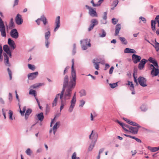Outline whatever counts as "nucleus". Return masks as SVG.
Here are the masks:
<instances>
[{
    "instance_id": "1",
    "label": "nucleus",
    "mask_w": 159,
    "mask_h": 159,
    "mask_svg": "<svg viewBox=\"0 0 159 159\" xmlns=\"http://www.w3.org/2000/svg\"><path fill=\"white\" fill-rule=\"evenodd\" d=\"M73 81L71 80L70 83V85L67 87V89L65 92L64 97H63L64 100L66 101V100L69 99L71 96L72 90L75 85L76 81H75V84H73Z\"/></svg>"
},
{
    "instance_id": "2",
    "label": "nucleus",
    "mask_w": 159,
    "mask_h": 159,
    "mask_svg": "<svg viewBox=\"0 0 159 159\" xmlns=\"http://www.w3.org/2000/svg\"><path fill=\"white\" fill-rule=\"evenodd\" d=\"M80 42L82 44V48L83 50L87 49L88 47H90L91 46L90 40L88 39H83L80 41Z\"/></svg>"
},
{
    "instance_id": "3",
    "label": "nucleus",
    "mask_w": 159,
    "mask_h": 159,
    "mask_svg": "<svg viewBox=\"0 0 159 159\" xmlns=\"http://www.w3.org/2000/svg\"><path fill=\"white\" fill-rule=\"evenodd\" d=\"M0 31L2 37H5L6 34L5 31V26L4 24V22L0 17Z\"/></svg>"
},
{
    "instance_id": "4",
    "label": "nucleus",
    "mask_w": 159,
    "mask_h": 159,
    "mask_svg": "<svg viewBox=\"0 0 159 159\" xmlns=\"http://www.w3.org/2000/svg\"><path fill=\"white\" fill-rule=\"evenodd\" d=\"M64 92V89H63L60 94V98L61 101V105L60 108V110L61 111L64 107L66 104V101L64 100L63 98V95Z\"/></svg>"
},
{
    "instance_id": "5",
    "label": "nucleus",
    "mask_w": 159,
    "mask_h": 159,
    "mask_svg": "<svg viewBox=\"0 0 159 159\" xmlns=\"http://www.w3.org/2000/svg\"><path fill=\"white\" fill-rule=\"evenodd\" d=\"M72 66H71V76L73 78V84H75V81H76V75L75 71L74 69V59H73L72 60Z\"/></svg>"
},
{
    "instance_id": "6",
    "label": "nucleus",
    "mask_w": 159,
    "mask_h": 159,
    "mask_svg": "<svg viewBox=\"0 0 159 159\" xmlns=\"http://www.w3.org/2000/svg\"><path fill=\"white\" fill-rule=\"evenodd\" d=\"M75 93H75L70 102L71 105L70 107L68 110L69 112H71L72 111L74 107H75V103L76 102Z\"/></svg>"
},
{
    "instance_id": "7",
    "label": "nucleus",
    "mask_w": 159,
    "mask_h": 159,
    "mask_svg": "<svg viewBox=\"0 0 159 159\" xmlns=\"http://www.w3.org/2000/svg\"><path fill=\"white\" fill-rule=\"evenodd\" d=\"M85 7L89 10V13L91 16L92 17H97L98 16L96 11L94 10L92 7H89L87 5H86Z\"/></svg>"
},
{
    "instance_id": "8",
    "label": "nucleus",
    "mask_w": 159,
    "mask_h": 159,
    "mask_svg": "<svg viewBox=\"0 0 159 159\" xmlns=\"http://www.w3.org/2000/svg\"><path fill=\"white\" fill-rule=\"evenodd\" d=\"M73 81V78L72 77H71L70 78V81L71 80ZM68 76L66 75L64 79V84L63 86V88L62 90L63 89H64V90H65V88L66 87H68L70 85V82L68 83Z\"/></svg>"
},
{
    "instance_id": "9",
    "label": "nucleus",
    "mask_w": 159,
    "mask_h": 159,
    "mask_svg": "<svg viewBox=\"0 0 159 159\" xmlns=\"http://www.w3.org/2000/svg\"><path fill=\"white\" fill-rule=\"evenodd\" d=\"M10 35L12 38L17 39L18 37L19 34L17 30L16 29L12 30L10 32Z\"/></svg>"
},
{
    "instance_id": "10",
    "label": "nucleus",
    "mask_w": 159,
    "mask_h": 159,
    "mask_svg": "<svg viewBox=\"0 0 159 159\" xmlns=\"http://www.w3.org/2000/svg\"><path fill=\"white\" fill-rule=\"evenodd\" d=\"M15 21L16 24L18 25L21 24L23 23V19L21 16L19 14H18L15 18Z\"/></svg>"
},
{
    "instance_id": "11",
    "label": "nucleus",
    "mask_w": 159,
    "mask_h": 159,
    "mask_svg": "<svg viewBox=\"0 0 159 159\" xmlns=\"http://www.w3.org/2000/svg\"><path fill=\"white\" fill-rule=\"evenodd\" d=\"M91 24L90 25V26L88 28L89 31H90L92 30L94 26L97 25L98 24V21L96 19H93L91 20Z\"/></svg>"
},
{
    "instance_id": "12",
    "label": "nucleus",
    "mask_w": 159,
    "mask_h": 159,
    "mask_svg": "<svg viewBox=\"0 0 159 159\" xmlns=\"http://www.w3.org/2000/svg\"><path fill=\"white\" fill-rule=\"evenodd\" d=\"M3 49L9 56L11 57V54L10 51V49L7 45H5L3 46Z\"/></svg>"
},
{
    "instance_id": "13",
    "label": "nucleus",
    "mask_w": 159,
    "mask_h": 159,
    "mask_svg": "<svg viewBox=\"0 0 159 159\" xmlns=\"http://www.w3.org/2000/svg\"><path fill=\"white\" fill-rule=\"evenodd\" d=\"M38 75V72L30 73L28 75V77L30 80H33Z\"/></svg>"
},
{
    "instance_id": "14",
    "label": "nucleus",
    "mask_w": 159,
    "mask_h": 159,
    "mask_svg": "<svg viewBox=\"0 0 159 159\" xmlns=\"http://www.w3.org/2000/svg\"><path fill=\"white\" fill-rule=\"evenodd\" d=\"M8 43L11 49H14L16 48V45L14 42L11 39L9 38L8 40Z\"/></svg>"
},
{
    "instance_id": "15",
    "label": "nucleus",
    "mask_w": 159,
    "mask_h": 159,
    "mask_svg": "<svg viewBox=\"0 0 159 159\" xmlns=\"http://www.w3.org/2000/svg\"><path fill=\"white\" fill-rule=\"evenodd\" d=\"M3 56L4 57V62L6 66H10V64L9 63V58L5 53H3Z\"/></svg>"
},
{
    "instance_id": "16",
    "label": "nucleus",
    "mask_w": 159,
    "mask_h": 159,
    "mask_svg": "<svg viewBox=\"0 0 159 159\" xmlns=\"http://www.w3.org/2000/svg\"><path fill=\"white\" fill-rule=\"evenodd\" d=\"M140 85L143 87L147 86L146 80L145 78L140 77Z\"/></svg>"
},
{
    "instance_id": "17",
    "label": "nucleus",
    "mask_w": 159,
    "mask_h": 159,
    "mask_svg": "<svg viewBox=\"0 0 159 159\" xmlns=\"http://www.w3.org/2000/svg\"><path fill=\"white\" fill-rule=\"evenodd\" d=\"M55 23L56 25V26L54 29V31H56L57 29L60 26V17L58 16L57 17Z\"/></svg>"
},
{
    "instance_id": "18",
    "label": "nucleus",
    "mask_w": 159,
    "mask_h": 159,
    "mask_svg": "<svg viewBox=\"0 0 159 159\" xmlns=\"http://www.w3.org/2000/svg\"><path fill=\"white\" fill-rule=\"evenodd\" d=\"M121 28V25L120 24H118L115 27V35L116 36H117L119 34V32Z\"/></svg>"
},
{
    "instance_id": "19",
    "label": "nucleus",
    "mask_w": 159,
    "mask_h": 159,
    "mask_svg": "<svg viewBox=\"0 0 159 159\" xmlns=\"http://www.w3.org/2000/svg\"><path fill=\"white\" fill-rule=\"evenodd\" d=\"M151 74L153 76L157 75L159 74V69L156 68L152 69L151 72Z\"/></svg>"
},
{
    "instance_id": "20",
    "label": "nucleus",
    "mask_w": 159,
    "mask_h": 159,
    "mask_svg": "<svg viewBox=\"0 0 159 159\" xmlns=\"http://www.w3.org/2000/svg\"><path fill=\"white\" fill-rule=\"evenodd\" d=\"M98 61L97 59H93L92 61L95 68L97 70H99V64L100 62H96V61Z\"/></svg>"
},
{
    "instance_id": "21",
    "label": "nucleus",
    "mask_w": 159,
    "mask_h": 159,
    "mask_svg": "<svg viewBox=\"0 0 159 159\" xmlns=\"http://www.w3.org/2000/svg\"><path fill=\"white\" fill-rule=\"evenodd\" d=\"M147 61L144 58L141 61H140V70L143 69Z\"/></svg>"
},
{
    "instance_id": "22",
    "label": "nucleus",
    "mask_w": 159,
    "mask_h": 159,
    "mask_svg": "<svg viewBox=\"0 0 159 159\" xmlns=\"http://www.w3.org/2000/svg\"><path fill=\"white\" fill-rule=\"evenodd\" d=\"M132 57L134 63H136L139 61V56L133 54L132 55Z\"/></svg>"
},
{
    "instance_id": "23",
    "label": "nucleus",
    "mask_w": 159,
    "mask_h": 159,
    "mask_svg": "<svg viewBox=\"0 0 159 159\" xmlns=\"http://www.w3.org/2000/svg\"><path fill=\"white\" fill-rule=\"evenodd\" d=\"M129 131L134 134H136L137 133L138 131V127H129Z\"/></svg>"
},
{
    "instance_id": "24",
    "label": "nucleus",
    "mask_w": 159,
    "mask_h": 159,
    "mask_svg": "<svg viewBox=\"0 0 159 159\" xmlns=\"http://www.w3.org/2000/svg\"><path fill=\"white\" fill-rule=\"evenodd\" d=\"M124 52L125 53H136V52L134 50L129 48H126L124 50Z\"/></svg>"
},
{
    "instance_id": "25",
    "label": "nucleus",
    "mask_w": 159,
    "mask_h": 159,
    "mask_svg": "<svg viewBox=\"0 0 159 159\" xmlns=\"http://www.w3.org/2000/svg\"><path fill=\"white\" fill-rule=\"evenodd\" d=\"M60 94L58 93V94H57L56 95V97H55V98L52 103V107H54L56 106L57 104V99L59 98V97H60Z\"/></svg>"
},
{
    "instance_id": "26",
    "label": "nucleus",
    "mask_w": 159,
    "mask_h": 159,
    "mask_svg": "<svg viewBox=\"0 0 159 159\" xmlns=\"http://www.w3.org/2000/svg\"><path fill=\"white\" fill-rule=\"evenodd\" d=\"M148 148L152 152H155L159 150V146L158 147H152L150 146H148Z\"/></svg>"
},
{
    "instance_id": "27",
    "label": "nucleus",
    "mask_w": 159,
    "mask_h": 159,
    "mask_svg": "<svg viewBox=\"0 0 159 159\" xmlns=\"http://www.w3.org/2000/svg\"><path fill=\"white\" fill-rule=\"evenodd\" d=\"M40 19L43 22L44 25H46L48 23L47 19L44 15L41 16L40 18Z\"/></svg>"
},
{
    "instance_id": "28",
    "label": "nucleus",
    "mask_w": 159,
    "mask_h": 159,
    "mask_svg": "<svg viewBox=\"0 0 159 159\" xmlns=\"http://www.w3.org/2000/svg\"><path fill=\"white\" fill-rule=\"evenodd\" d=\"M156 22L153 20H152L151 21V28L152 30L153 31H155L156 30L155 25H156Z\"/></svg>"
},
{
    "instance_id": "29",
    "label": "nucleus",
    "mask_w": 159,
    "mask_h": 159,
    "mask_svg": "<svg viewBox=\"0 0 159 159\" xmlns=\"http://www.w3.org/2000/svg\"><path fill=\"white\" fill-rule=\"evenodd\" d=\"M32 112V110L30 109H28L25 112V119L27 120L28 118L29 115Z\"/></svg>"
},
{
    "instance_id": "30",
    "label": "nucleus",
    "mask_w": 159,
    "mask_h": 159,
    "mask_svg": "<svg viewBox=\"0 0 159 159\" xmlns=\"http://www.w3.org/2000/svg\"><path fill=\"white\" fill-rule=\"evenodd\" d=\"M37 117L39 120L42 121L43 120L44 118L43 113L41 112L39 114L37 115Z\"/></svg>"
},
{
    "instance_id": "31",
    "label": "nucleus",
    "mask_w": 159,
    "mask_h": 159,
    "mask_svg": "<svg viewBox=\"0 0 159 159\" xmlns=\"http://www.w3.org/2000/svg\"><path fill=\"white\" fill-rule=\"evenodd\" d=\"M116 122L119 124L123 128V129L126 131H129V130L125 127H124V124L123 123L121 122L120 121L118 120H116Z\"/></svg>"
},
{
    "instance_id": "32",
    "label": "nucleus",
    "mask_w": 159,
    "mask_h": 159,
    "mask_svg": "<svg viewBox=\"0 0 159 159\" xmlns=\"http://www.w3.org/2000/svg\"><path fill=\"white\" fill-rule=\"evenodd\" d=\"M116 122L119 124L123 128V129L126 131H129V130L125 127H124V124L123 123L121 122L120 121L118 120H116Z\"/></svg>"
},
{
    "instance_id": "33",
    "label": "nucleus",
    "mask_w": 159,
    "mask_h": 159,
    "mask_svg": "<svg viewBox=\"0 0 159 159\" xmlns=\"http://www.w3.org/2000/svg\"><path fill=\"white\" fill-rule=\"evenodd\" d=\"M43 84L42 83H37L35 84L32 85L31 87L32 88H33V89H35L39 87V86H42Z\"/></svg>"
},
{
    "instance_id": "34",
    "label": "nucleus",
    "mask_w": 159,
    "mask_h": 159,
    "mask_svg": "<svg viewBox=\"0 0 159 159\" xmlns=\"http://www.w3.org/2000/svg\"><path fill=\"white\" fill-rule=\"evenodd\" d=\"M18 105L19 106V108L20 109V113L21 116H23L24 115V113L26 110V107H23V111H22L20 109V104L19 103H18Z\"/></svg>"
},
{
    "instance_id": "35",
    "label": "nucleus",
    "mask_w": 159,
    "mask_h": 159,
    "mask_svg": "<svg viewBox=\"0 0 159 159\" xmlns=\"http://www.w3.org/2000/svg\"><path fill=\"white\" fill-rule=\"evenodd\" d=\"M119 39L123 44H127V42L124 37H120L119 38Z\"/></svg>"
},
{
    "instance_id": "36",
    "label": "nucleus",
    "mask_w": 159,
    "mask_h": 159,
    "mask_svg": "<svg viewBox=\"0 0 159 159\" xmlns=\"http://www.w3.org/2000/svg\"><path fill=\"white\" fill-rule=\"evenodd\" d=\"M29 94L33 95L34 97H35L36 96L37 94L36 93V92L35 90L33 89L30 90L29 92Z\"/></svg>"
},
{
    "instance_id": "37",
    "label": "nucleus",
    "mask_w": 159,
    "mask_h": 159,
    "mask_svg": "<svg viewBox=\"0 0 159 159\" xmlns=\"http://www.w3.org/2000/svg\"><path fill=\"white\" fill-rule=\"evenodd\" d=\"M50 36V32L49 31L45 33V40H48Z\"/></svg>"
},
{
    "instance_id": "38",
    "label": "nucleus",
    "mask_w": 159,
    "mask_h": 159,
    "mask_svg": "<svg viewBox=\"0 0 159 159\" xmlns=\"http://www.w3.org/2000/svg\"><path fill=\"white\" fill-rule=\"evenodd\" d=\"M136 73H137V72H136L135 70H134V73L133 74V77H134V81L136 83V84H137V85H138V82L137 81V80L136 79L137 77L135 75H136Z\"/></svg>"
},
{
    "instance_id": "39",
    "label": "nucleus",
    "mask_w": 159,
    "mask_h": 159,
    "mask_svg": "<svg viewBox=\"0 0 159 159\" xmlns=\"http://www.w3.org/2000/svg\"><path fill=\"white\" fill-rule=\"evenodd\" d=\"M155 43L154 45L153 46L155 47L157 51H158L159 50V43L157 42L156 40H155Z\"/></svg>"
},
{
    "instance_id": "40",
    "label": "nucleus",
    "mask_w": 159,
    "mask_h": 159,
    "mask_svg": "<svg viewBox=\"0 0 159 159\" xmlns=\"http://www.w3.org/2000/svg\"><path fill=\"white\" fill-rule=\"evenodd\" d=\"M2 46L0 45V60L1 61H2L3 60V57L2 55Z\"/></svg>"
},
{
    "instance_id": "41",
    "label": "nucleus",
    "mask_w": 159,
    "mask_h": 159,
    "mask_svg": "<svg viewBox=\"0 0 159 159\" xmlns=\"http://www.w3.org/2000/svg\"><path fill=\"white\" fill-rule=\"evenodd\" d=\"M129 124L135 126H138V124L129 120L128 123Z\"/></svg>"
},
{
    "instance_id": "42",
    "label": "nucleus",
    "mask_w": 159,
    "mask_h": 159,
    "mask_svg": "<svg viewBox=\"0 0 159 159\" xmlns=\"http://www.w3.org/2000/svg\"><path fill=\"white\" fill-rule=\"evenodd\" d=\"M7 70L8 72V74L9 75V76L10 77V80H11L12 79V73L11 70H10L9 68H7Z\"/></svg>"
},
{
    "instance_id": "43",
    "label": "nucleus",
    "mask_w": 159,
    "mask_h": 159,
    "mask_svg": "<svg viewBox=\"0 0 159 159\" xmlns=\"http://www.w3.org/2000/svg\"><path fill=\"white\" fill-rule=\"evenodd\" d=\"M7 70L8 72V74L9 75V76L10 77V80H11L12 79V73L11 70H10L9 68H7Z\"/></svg>"
},
{
    "instance_id": "44",
    "label": "nucleus",
    "mask_w": 159,
    "mask_h": 159,
    "mask_svg": "<svg viewBox=\"0 0 159 159\" xmlns=\"http://www.w3.org/2000/svg\"><path fill=\"white\" fill-rule=\"evenodd\" d=\"M60 122H57L54 125L52 129H57V128L60 125Z\"/></svg>"
},
{
    "instance_id": "45",
    "label": "nucleus",
    "mask_w": 159,
    "mask_h": 159,
    "mask_svg": "<svg viewBox=\"0 0 159 159\" xmlns=\"http://www.w3.org/2000/svg\"><path fill=\"white\" fill-rule=\"evenodd\" d=\"M9 27H10L14 28V23L13 21V19L11 18L10 20Z\"/></svg>"
},
{
    "instance_id": "46",
    "label": "nucleus",
    "mask_w": 159,
    "mask_h": 159,
    "mask_svg": "<svg viewBox=\"0 0 159 159\" xmlns=\"http://www.w3.org/2000/svg\"><path fill=\"white\" fill-rule=\"evenodd\" d=\"M71 158L72 159H80L79 157H76V153L75 152H74Z\"/></svg>"
},
{
    "instance_id": "47",
    "label": "nucleus",
    "mask_w": 159,
    "mask_h": 159,
    "mask_svg": "<svg viewBox=\"0 0 159 159\" xmlns=\"http://www.w3.org/2000/svg\"><path fill=\"white\" fill-rule=\"evenodd\" d=\"M28 68L31 70H34L35 69V67L34 65L30 64H28Z\"/></svg>"
},
{
    "instance_id": "48",
    "label": "nucleus",
    "mask_w": 159,
    "mask_h": 159,
    "mask_svg": "<svg viewBox=\"0 0 159 159\" xmlns=\"http://www.w3.org/2000/svg\"><path fill=\"white\" fill-rule=\"evenodd\" d=\"M81 97L84 96L86 95V92L84 90H82L80 92Z\"/></svg>"
},
{
    "instance_id": "49",
    "label": "nucleus",
    "mask_w": 159,
    "mask_h": 159,
    "mask_svg": "<svg viewBox=\"0 0 159 159\" xmlns=\"http://www.w3.org/2000/svg\"><path fill=\"white\" fill-rule=\"evenodd\" d=\"M91 3L92 4L93 7H98L101 5L98 2L97 4H95L93 0H92L91 1Z\"/></svg>"
},
{
    "instance_id": "50",
    "label": "nucleus",
    "mask_w": 159,
    "mask_h": 159,
    "mask_svg": "<svg viewBox=\"0 0 159 159\" xmlns=\"http://www.w3.org/2000/svg\"><path fill=\"white\" fill-rule=\"evenodd\" d=\"M118 22V20L114 18L112 19V22L114 25H116Z\"/></svg>"
},
{
    "instance_id": "51",
    "label": "nucleus",
    "mask_w": 159,
    "mask_h": 159,
    "mask_svg": "<svg viewBox=\"0 0 159 159\" xmlns=\"http://www.w3.org/2000/svg\"><path fill=\"white\" fill-rule=\"evenodd\" d=\"M110 85L111 88H114L117 86V83H114L112 84H110Z\"/></svg>"
},
{
    "instance_id": "52",
    "label": "nucleus",
    "mask_w": 159,
    "mask_h": 159,
    "mask_svg": "<svg viewBox=\"0 0 159 159\" xmlns=\"http://www.w3.org/2000/svg\"><path fill=\"white\" fill-rule=\"evenodd\" d=\"M140 20L143 21V23L145 24L146 23L147 20L146 19L143 17L140 16Z\"/></svg>"
},
{
    "instance_id": "53",
    "label": "nucleus",
    "mask_w": 159,
    "mask_h": 159,
    "mask_svg": "<svg viewBox=\"0 0 159 159\" xmlns=\"http://www.w3.org/2000/svg\"><path fill=\"white\" fill-rule=\"evenodd\" d=\"M13 112L11 110L9 111V118L11 120H12Z\"/></svg>"
},
{
    "instance_id": "54",
    "label": "nucleus",
    "mask_w": 159,
    "mask_h": 159,
    "mask_svg": "<svg viewBox=\"0 0 159 159\" xmlns=\"http://www.w3.org/2000/svg\"><path fill=\"white\" fill-rule=\"evenodd\" d=\"M95 145V143H93V144H91L89 146V148H88V150L89 151H91L94 147Z\"/></svg>"
},
{
    "instance_id": "55",
    "label": "nucleus",
    "mask_w": 159,
    "mask_h": 159,
    "mask_svg": "<svg viewBox=\"0 0 159 159\" xmlns=\"http://www.w3.org/2000/svg\"><path fill=\"white\" fill-rule=\"evenodd\" d=\"M26 153L28 155L30 156L31 153V151L30 148H28L26 150Z\"/></svg>"
},
{
    "instance_id": "56",
    "label": "nucleus",
    "mask_w": 159,
    "mask_h": 159,
    "mask_svg": "<svg viewBox=\"0 0 159 159\" xmlns=\"http://www.w3.org/2000/svg\"><path fill=\"white\" fill-rule=\"evenodd\" d=\"M141 110L143 111H145L147 110L146 106L145 105H142L141 106Z\"/></svg>"
},
{
    "instance_id": "57",
    "label": "nucleus",
    "mask_w": 159,
    "mask_h": 159,
    "mask_svg": "<svg viewBox=\"0 0 159 159\" xmlns=\"http://www.w3.org/2000/svg\"><path fill=\"white\" fill-rule=\"evenodd\" d=\"M148 61L151 63H153L156 60L152 57H150L148 59Z\"/></svg>"
},
{
    "instance_id": "58",
    "label": "nucleus",
    "mask_w": 159,
    "mask_h": 159,
    "mask_svg": "<svg viewBox=\"0 0 159 159\" xmlns=\"http://www.w3.org/2000/svg\"><path fill=\"white\" fill-rule=\"evenodd\" d=\"M49 43L50 42L48 40H45V46L47 48H48Z\"/></svg>"
},
{
    "instance_id": "59",
    "label": "nucleus",
    "mask_w": 159,
    "mask_h": 159,
    "mask_svg": "<svg viewBox=\"0 0 159 159\" xmlns=\"http://www.w3.org/2000/svg\"><path fill=\"white\" fill-rule=\"evenodd\" d=\"M85 103V102L84 100H82L80 101V106L83 107V105Z\"/></svg>"
},
{
    "instance_id": "60",
    "label": "nucleus",
    "mask_w": 159,
    "mask_h": 159,
    "mask_svg": "<svg viewBox=\"0 0 159 159\" xmlns=\"http://www.w3.org/2000/svg\"><path fill=\"white\" fill-rule=\"evenodd\" d=\"M114 69V68L113 66H112L111 67L109 71V73L110 74H112L113 71Z\"/></svg>"
},
{
    "instance_id": "61",
    "label": "nucleus",
    "mask_w": 159,
    "mask_h": 159,
    "mask_svg": "<svg viewBox=\"0 0 159 159\" xmlns=\"http://www.w3.org/2000/svg\"><path fill=\"white\" fill-rule=\"evenodd\" d=\"M118 3V0H115L113 2V4L115 6V7H116Z\"/></svg>"
},
{
    "instance_id": "62",
    "label": "nucleus",
    "mask_w": 159,
    "mask_h": 159,
    "mask_svg": "<svg viewBox=\"0 0 159 159\" xmlns=\"http://www.w3.org/2000/svg\"><path fill=\"white\" fill-rule=\"evenodd\" d=\"M153 66H156L157 68H158L159 66L157 64V61H155L153 63Z\"/></svg>"
},
{
    "instance_id": "63",
    "label": "nucleus",
    "mask_w": 159,
    "mask_h": 159,
    "mask_svg": "<svg viewBox=\"0 0 159 159\" xmlns=\"http://www.w3.org/2000/svg\"><path fill=\"white\" fill-rule=\"evenodd\" d=\"M103 19L104 20H106L107 19V13L104 12V15L103 17Z\"/></svg>"
},
{
    "instance_id": "64",
    "label": "nucleus",
    "mask_w": 159,
    "mask_h": 159,
    "mask_svg": "<svg viewBox=\"0 0 159 159\" xmlns=\"http://www.w3.org/2000/svg\"><path fill=\"white\" fill-rule=\"evenodd\" d=\"M128 85H130L131 87L134 88V85L132 82L128 81Z\"/></svg>"
}]
</instances>
